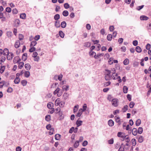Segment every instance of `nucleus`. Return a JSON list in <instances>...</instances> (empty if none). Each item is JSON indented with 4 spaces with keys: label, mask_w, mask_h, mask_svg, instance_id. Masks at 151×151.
I'll list each match as a JSON object with an SVG mask.
<instances>
[{
    "label": "nucleus",
    "mask_w": 151,
    "mask_h": 151,
    "mask_svg": "<svg viewBox=\"0 0 151 151\" xmlns=\"http://www.w3.org/2000/svg\"><path fill=\"white\" fill-rule=\"evenodd\" d=\"M118 100L116 98L113 99L111 101L112 105L115 107H117L118 106Z\"/></svg>",
    "instance_id": "obj_1"
},
{
    "label": "nucleus",
    "mask_w": 151,
    "mask_h": 151,
    "mask_svg": "<svg viewBox=\"0 0 151 151\" xmlns=\"http://www.w3.org/2000/svg\"><path fill=\"white\" fill-rule=\"evenodd\" d=\"M21 61V59L19 56H17L15 57L13 60V62L14 63H19Z\"/></svg>",
    "instance_id": "obj_2"
},
{
    "label": "nucleus",
    "mask_w": 151,
    "mask_h": 151,
    "mask_svg": "<svg viewBox=\"0 0 151 151\" xmlns=\"http://www.w3.org/2000/svg\"><path fill=\"white\" fill-rule=\"evenodd\" d=\"M14 57V55L13 53L10 52L9 54L7 55V59L8 60H12Z\"/></svg>",
    "instance_id": "obj_3"
},
{
    "label": "nucleus",
    "mask_w": 151,
    "mask_h": 151,
    "mask_svg": "<svg viewBox=\"0 0 151 151\" xmlns=\"http://www.w3.org/2000/svg\"><path fill=\"white\" fill-rule=\"evenodd\" d=\"M122 134V132H119L117 133V136L118 137H121L123 139H126V138L127 137V136H128V135H125V134L124 135V136H120L121 134Z\"/></svg>",
    "instance_id": "obj_4"
},
{
    "label": "nucleus",
    "mask_w": 151,
    "mask_h": 151,
    "mask_svg": "<svg viewBox=\"0 0 151 151\" xmlns=\"http://www.w3.org/2000/svg\"><path fill=\"white\" fill-rule=\"evenodd\" d=\"M132 134L134 136H136L138 133L137 129L135 128H134L132 130Z\"/></svg>",
    "instance_id": "obj_5"
},
{
    "label": "nucleus",
    "mask_w": 151,
    "mask_h": 151,
    "mask_svg": "<svg viewBox=\"0 0 151 151\" xmlns=\"http://www.w3.org/2000/svg\"><path fill=\"white\" fill-rule=\"evenodd\" d=\"M20 45V43L19 40H17L15 42L14 44V47L15 48H19Z\"/></svg>",
    "instance_id": "obj_6"
},
{
    "label": "nucleus",
    "mask_w": 151,
    "mask_h": 151,
    "mask_svg": "<svg viewBox=\"0 0 151 151\" xmlns=\"http://www.w3.org/2000/svg\"><path fill=\"white\" fill-rule=\"evenodd\" d=\"M108 124L110 127H112L114 125V122L112 119H110L108 122Z\"/></svg>",
    "instance_id": "obj_7"
},
{
    "label": "nucleus",
    "mask_w": 151,
    "mask_h": 151,
    "mask_svg": "<svg viewBox=\"0 0 151 151\" xmlns=\"http://www.w3.org/2000/svg\"><path fill=\"white\" fill-rule=\"evenodd\" d=\"M51 125L50 124H47L46 126V128L47 130H51V131H52V132H54V128H51Z\"/></svg>",
    "instance_id": "obj_8"
},
{
    "label": "nucleus",
    "mask_w": 151,
    "mask_h": 151,
    "mask_svg": "<svg viewBox=\"0 0 151 151\" xmlns=\"http://www.w3.org/2000/svg\"><path fill=\"white\" fill-rule=\"evenodd\" d=\"M27 59V54L26 53H24L22 56V59L23 61H25Z\"/></svg>",
    "instance_id": "obj_9"
},
{
    "label": "nucleus",
    "mask_w": 151,
    "mask_h": 151,
    "mask_svg": "<svg viewBox=\"0 0 151 151\" xmlns=\"http://www.w3.org/2000/svg\"><path fill=\"white\" fill-rule=\"evenodd\" d=\"M140 19L141 20H147L149 19V18L145 16L142 15L140 17Z\"/></svg>",
    "instance_id": "obj_10"
},
{
    "label": "nucleus",
    "mask_w": 151,
    "mask_h": 151,
    "mask_svg": "<svg viewBox=\"0 0 151 151\" xmlns=\"http://www.w3.org/2000/svg\"><path fill=\"white\" fill-rule=\"evenodd\" d=\"M19 77V76H16L14 81V82L15 84H18L20 82V79Z\"/></svg>",
    "instance_id": "obj_11"
},
{
    "label": "nucleus",
    "mask_w": 151,
    "mask_h": 151,
    "mask_svg": "<svg viewBox=\"0 0 151 151\" xmlns=\"http://www.w3.org/2000/svg\"><path fill=\"white\" fill-rule=\"evenodd\" d=\"M3 55H7L9 54V50L7 48H5L3 50Z\"/></svg>",
    "instance_id": "obj_12"
},
{
    "label": "nucleus",
    "mask_w": 151,
    "mask_h": 151,
    "mask_svg": "<svg viewBox=\"0 0 151 151\" xmlns=\"http://www.w3.org/2000/svg\"><path fill=\"white\" fill-rule=\"evenodd\" d=\"M115 121L116 122L118 123V125H120L121 124V121L120 119V118L119 117H117L116 116H115Z\"/></svg>",
    "instance_id": "obj_13"
},
{
    "label": "nucleus",
    "mask_w": 151,
    "mask_h": 151,
    "mask_svg": "<svg viewBox=\"0 0 151 151\" xmlns=\"http://www.w3.org/2000/svg\"><path fill=\"white\" fill-rule=\"evenodd\" d=\"M61 137V135L59 134H57L55 135V139L56 140H60Z\"/></svg>",
    "instance_id": "obj_14"
},
{
    "label": "nucleus",
    "mask_w": 151,
    "mask_h": 151,
    "mask_svg": "<svg viewBox=\"0 0 151 151\" xmlns=\"http://www.w3.org/2000/svg\"><path fill=\"white\" fill-rule=\"evenodd\" d=\"M45 120L47 122H49L51 120V116L50 115L48 114L45 116Z\"/></svg>",
    "instance_id": "obj_15"
},
{
    "label": "nucleus",
    "mask_w": 151,
    "mask_h": 151,
    "mask_svg": "<svg viewBox=\"0 0 151 151\" xmlns=\"http://www.w3.org/2000/svg\"><path fill=\"white\" fill-rule=\"evenodd\" d=\"M82 122L83 121H78V120H77L76 122V124L77 125V127H79V126L81 125Z\"/></svg>",
    "instance_id": "obj_16"
},
{
    "label": "nucleus",
    "mask_w": 151,
    "mask_h": 151,
    "mask_svg": "<svg viewBox=\"0 0 151 151\" xmlns=\"http://www.w3.org/2000/svg\"><path fill=\"white\" fill-rule=\"evenodd\" d=\"M87 105L86 104H84L83 106V109H81V112H83L86 111L87 109Z\"/></svg>",
    "instance_id": "obj_17"
},
{
    "label": "nucleus",
    "mask_w": 151,
    "mask_h": 151,
    "mask_svg": "<svg viewBox=\"0 0 151 151\" xmlns=\"http://www.w3.org/2000/svg\"><path fill=\"white\" fill-rule=\"evenodd\" d=\"M68 95L67 93H64L63 95V99L64 100H66L68 98Z\"/></svg>",
    "instance_id": "obj_18"
},
{
    "label": "nucleus",
    "mask_w": 151,
    "mask_h": 151,
    "mask_svg": "<svg viewBox=\"0 0 151 151\" xmlns=\"http://www.w3.org/2000/svg\"><path fill=\"white\" fill-rule=\"evenodd\" d=\"M128 105H126L124 106L122 108V111L123 112H126L128 110Z\"/></svg>",
    "instance_id": "obj_19"
},
{
    "label": "nucleus",
    "mask_w": 151,
    "mask_h": 151,
    "mask_svg": "<svg viewBox=\"0 0 151 151\" xmlns=\"http://www.w3.org/2000/svg\"><path fill=\"white\" fill-rule=\"evenodd\" d=\"M66 26V23L65 21H63L60 24V26L62 28H65Z\"/></svg>",
    "instance_id": "obj_20"
},
{
    "label": "nucleus",
    "mask_w": 151,
    "mask_h": 151,
    "mask_svg": "<svg viewBox=\"0 0 151 151\" xmlns=\"http://www.w3.org/2000/svg\"><path fill=\"white\" fill-rule=\"evenodd\" d=\"M104 72L106 74V76H109L111 73V70L106 69L105 70Z\"/></svg>",
    "instance_id": "obj_21"
},
{
    "label": "nucleus",
    "mask_w": 151,
    "mask_h": 151,
    "mask_svg": "<svg viewBox=\"0 0 151 151\" xmlns=\"http://www.w3.org/2000/svg\"><path fill=\"white\" fill-rule=\"evenodd\" d=\"M58 114L59 116L60 119L62 120L64 118V116H63V113L62 111H60L58 113Z\"/></svg>",
    "instance_id": "obj_22"
},
{
    "label": "nucleus",
    "mask_w": 151,
    "mask_h": 151,
    "mask_svg": "<svg viewBox=\"0 0 151 151\" xmlns=\"http://www.w3.org/2000/svg\"><path fill=\"white\" fill-rule=\"evenodd\" d=\"M24 67L27 70H29L30 69L31 66L30 65L29 63H27L25 65Z\"/></svg>",
    "instance_id": "obj_23"
},
{
    "label": "nucleus",
    "mask_w": 151,
    "mask_h": 151,
    "mask_svg": "<svg viewBox=\"0 0 151 151\" xmlns=\"http://www.w3.org/2000/svg\"><path fill=\"white\" fill-rule=\"evenodd\" d=\"M60 98H58L55 101V105L58 106L60 103Z\"/></svg>",
    "instance_id": "obj_24"
},
{
    "label": "nucleus",
    "mask_w": 151,
    "mask_h": 151,
    "mask_svg": "<svg viewBox=\"0 0 151 151\" xmlns=\"http://www.w3.org/2000/svg\"><path fill=\"white\" fill-rule=\"evenodd\" d=\"M135 50L136 52L138 53H140L142 51L141 48L139 46H137L136 47Z\"/></svg>",
    "instance_id": "obj_25"
},
{
    "label": "nucleus",
    "mask_w": 151,
    "mask_h": 151,
    "mask_svg": "<svg viewBox=\"0 0 151 151\" xmlns=\"http://www.w3.org/2000/svg\"><path fill=\"white\" fill-rule=\"evenodd\" d=\"M37 44V42L36 41H32L31 43L30 46V47H34Z\"/></svg>",
    "instance_id": "obj_26"
},
{
    "label": "nucleus",
    "mask_w": 151,
    "mask_h": 151,
    "mask_svg": "<svg viewBox=\"0 0 151 151\" xmlns=\"http://www.w3.org/2000/svg\"><path fill=\"white\" fill-rule=\"evenodd\" d=\"M144 141V137L140 135L138 138V142L139 143H142Z\"/></svg>",
    "instance_id": "obj_27"
},
{
    "label": "nucleus",
    "mask_w": 151,
    "mask_h": 151,
    "mask_svg": "<svg viewBox=\"0 0 151 151\" xmlns=\"http://www.w3.org/2000/svg\"><path fill=\"white\" fill-rule=\"evenodd\" d=\"M18 68L19 69H21L23 67L24 64V63L23 62H20L18 63Z\"/></svg>",
    "instance_id": "obj_28"
},
{
    "label": "nucleus",
    "mask_w": 151,
    "mask_h": 151,
    "mask_svg": "<svg viewBox=\"0 0 151 151\" xmlns=\"http://www.w3.org/2000/svg\"><path fill=\"white\" fill-rule=\"evenodd\" d=\"M59 34L60 37L63 38L64 37V34L62 31H60L59 32Z\"/></svg>",
    "instance_id": "obj_29"
},
{
    "label": "nucleus",
    "mask_w": 151,
    "mask_h": 151,
    "mask_svg": "<svg viewBox=\"0 0 151 151\" xmlns=\"http://www.w3.org/2000/svg\"><path fill=\"white\" fill-rule=\"evenodd\" d=\"M141 123V120L140 119H138L136 122L135 124L137 126H139Z\"/></svg>",
    "instance_id": "obj_30"
},
{
    "label": "nucleus",
    "mask_w": 151,
    "mask_h": 151,
    "mask_svg": "<svg viewBox=\"0 0 151 151\" xmlns=\"http://www.w3.org/2000/svg\"><path fill=\"white\" fill-rule=\"evenodd\" d=\"M69 88L68 85L64 86L63 87L62 89L63 91H67L68 90Z\"/></svg>",
    "instance_id": "obj_31"
},
{
    "label": "nucleus",
    "mask_w": 151,
    "mask_h": 151,
    "mask_svg": "<svg viewBox=\"0 0 151 151\" xmlns=\"http://www.w3.org/2000/svg\"><path fill=\"white\" fill-rule=\"evenodd\" d=\"M128 88L126 86H124L123 87V91L125 93H127V90Z\"/></svg>",
    "instance_id": "obj_32"
},
{
    "label": "nucleus",
    "mask_w": 151,
    "mask_h": 151,
    "mask_svg": "<svg viewBox=\"0 0 151 151\" xmlns=\"http://www.w3.org/2000/svg\"><path fill=\"white\" fill-rule=\"evenodd\" d=\"M60 18V16L59 14H57L54 16V19L55 20L57 21Z\"/></svg>",
    "instance_id": "obj_33"
},
{
    "label": "nucleus",
    "mask_w": 151,
    "mask_h": 151,
    "mask_svg": "<svg viewBox=\"0 0 151 151\" xmlns=\"http://www.w3.org/2000/svg\"><path fill=\"white\" fill-rule=\"evenodd\" d=\"M21 83L23 86H25L27 85V82L26 80H24L21 81Z\"/></svg>",
    "instance_id": "obj_34"
},
{
    "label": "nucleus",
    "mask_w": 151,
    "mask_h": 151,
    "mask_svg": "<svg viewBox=\"0 0 151 151\" xmlns=\"http://www.w3.org/2000/svg\"><path fill=\"white\" fill-rule=\"evenodd\" d=\"M62 14L64 16L67 17L68 15V12L67 10H65L63 12Z\"/></svg>",
    "instance_id": "obj_35"
},
{
    "label": "nucleus",
    "mask_w": 151,
    "mask_h": 151,
    "mask_svg": "<svg viewBox=\"0 0 151 151\" xmlns=\"http://www.w3.org/2000/svg\"><path fill=\"white\" fill-rule=\"evenodd\" d=\"M143 131V128L142 127H139L138 129V133L139 134H141Z\"/></svg>",
    "instance_id": "obj_36"
},
{
    "label": "nucleus",
    "mask_w": 151,
    "mask_h": 151,
    "mask_svg": "<svg viewBox=\"0 0 151 151\" xmlns=\"http://www.w3.org/2000/svg\"><path fill=\"white\" fill-rule=\"evenodd\" d=\"M78 107H79V106L78 105H76L74 106V109H73L74 113H75L77 111L78 109Z\"/></svg>",
    "instance_id": "obj_37"
},
{
    "label": "nucleus",
    "mask_w": 151,
    "mask_h": 151,
    "mask_svg": "<svg viewBox=\"0 0 151 151\" xmlns=\"http://www.w3.org/2000/svg\"><path fill=\"white\" fill-rule=\"evenodd\" d=\"M126 142H127V143L125 145V146H128L129 145L128 143L130 141V139L129 137H127L126 138Z\"/></svg>",
    "instance_id": "obj_38"
},
{
    "label": "nucleus",
    "mask_w": 151,
    "mask_h": 151,
    "mask_svg": "<svg viewBox=\"0 0 151 151\" xmlns=\"http://www.w3.org/2000/svg\"><path fill=\"white\" fill-rule=\"evenodd\" d=\"M55 25L57 28L59 27H60L59 21H56L55 22Z\"/></svg>",
    "instance_id": "obj_39"
},
{
    "label": "nucleus",
    "mask_w": 151,
    "mask_h": 151,
    "mask_svg": "<svg viewBox=\"0 0 151 151\" xmlns=\"http://www.w3.org/2000/svg\"><path fill=\"white\" fill-rule=\"evenodd\" d=\"M91 43L89 42H86L84 43V46L86 47H89L91 46Z\"/></svg>",
    "instance_id": "obj_40"
},
{
    "label": "nucleus",
    "mask_w": 151,
    "mask_h": 151,
    "mask_svg": "<svg viewBox=\"0 0 151 151\" xmlns=\"http://www.w3.org/2000/svg\"><path fill=\"white\" fill-rule=\"evenodd\" d=\"M132 146H134L136 145V140L135 139L133 138L132 139Z\"/></svg>",
    "instance_id": "obj_41"
},
{
    "label": "nucleus",
    "mask_w": 151,
    "mask_h": 151,
    "mask_svg": "<svg viewBox=\"0 0 151 151\" xmlns=\"http://www.w3.org/2000/svg\"><path fill=\"white\" fill-rule=\"evenodd\" d=\"M5 66L4 65H2L0 69V72L2 73H3L5 69Z\"/></svg>",
    "instance_id": "obj_42"
},
{
    "label": "nucleus",
    "mask_w": 151,
    "mask_h": 151,
    "mask_svg": "<svg viewBox=\"0 0 151 151\" xmlns=\"http://www.w3.org/2000/svg\"><path fill=\"white\" fill-rule=\"evenodd\" d=\"M104 55V54L102 53L101 54H98L97 55L96 54L95 55L94 57L95 59L98 58L99 57L102 56Z\"/></svg>",
    "instance_id": "obj_43"
},
{
    "label": "nucleus",
    "mask_w": 151,
    "mask_h": 151,
    "mask_svg": "<svg viewBox=\"0 0 151 151\" xmlns=\"http://www.w3.org/2000/svg\"><path fill=\"white\" fill-rule=\"evenodd\" d=\"M112 35L111 34H109L107 35V38L108 41H111L112 40Z\"/></svg>",
    "instance_id": "obj_44"
},
{
    "label": "nucleus",
    "mask_w": 151,
    "mask_h": 151,
    "mask_svg": "<svg viewBox=\"0 0 151 151\" xmlns=\"http://www.w3.org/2000/svg\"><path fill=\"white\" fill-rule=\"evenodd\" d=\"M79 141H76L74 144V147L75 148H76L79 146Z\"/></svg>",
    "instance_id": "obj_45"
},
{
    "label": "nucleus",
    "mask_w": 151,
    "mask_h": 151,
    "mask_svg": "<svg viewBox=\"0 0 151 151\" xmlns=\"http://www.w3.org/2000/svg\"><path fill=\"white\" fill-rule=\"evenodd\" d=\"M126 129L127 130H128L129 132L130 131V133H131L132 132V128L131 127H130L129 125V124L127 125L126 128Z\"/></svg>",
    "instance_id": "obj_46"
},
{
    "label": "nucleus",
    "mask_w": 151,
    "mask_h": 151,
    "mask_svg": "<svg viewBox=\"0 0 151 151\" xmlns=\"http://www.w3.org/2000/svg\"><path fill=\"white\" fill-rule=\"evenodd\" d=\"M26 15L25 13H22L20 15V17L23 19H24L26 18Z\"/></svg>",
    "instance_id": "obj_47"
},
{
    "label": "nucleus",
    "mask_w": 151,
    "mask_h": 151,
    "mask_svg": "<svg viewBox=\"0 0 151 151\" xmlns=\"http://www.w3.org/2000/svg\"><path fill=\"white\" fill-rule=\"evenodd\" d=\"M36 48L34 47H31V48L29 49V51L30 52H34Z\"/></svg>",
    "instance_id": "obj_48"
},
{
    "label": "nucleus",
    "mask_w": 151,
    "mask_h": 151,
    "mask_svg": "<svg viewBox=\"0 0 151 151\" xmlns=\"http://www.w3.org/2000/svg\"><path fill=\"white\" fill-rule=\"evenodd\" d=\"M111 83V82L109 81L108 82H106L104 83V87H106L109 85Z\"/></svg>",
    "instance_id": "obj_49"
},
{
    "label": "nucleus",
    "mask_w": 151,
    "mask_h": 151,
    "mask_svg": "<svg viewBox=\"0 0 151 151\" xmlns=\"http://www.w3.org/2000/svg\"><path fill=\"white\" fill-rule=\"evenodd\" d=\"M7 35L9 37H11L12 35V33L11 32H7Z\"/></svg>",
    "instance_id": "obj_50"
},
{
    "label": "nucleus",
    "mask_w": 151,
    "mask_h": 151,
    "mask_svg": "<svg viewBox=\"0 0 151 151\" xmlns=\"http://www.w3.org/2000/svg\"><path fill=\"white\" fill-rule=\"evenodd\" d=\"M134 103L133 101H131L129 104V106L130 108H132L134 106Z\"/></svg>",
    "instance_id": "obj_51"
},
{
    "label": "nucleus",
    "mask_w": 151,
    "mask_h": 151,
    "mask_svg": "<svg viewBox=\"0 0 151 151\" xmlns=\"http://www.w3.org/2000/svg\"><path fill=\"white\" fill-rule=\"evenodd\" d=\"M11 9L10 7H7L6 9V11L5 12L9 13L11 12Z\"/></svg>",
    "instance_id": "obj_52"
},
{
    "label": "nucleus",
    "mask_w": 151,
    "mask_h": 151,
    "mask_svg": "<svg viewBox=\"0 0 151 151\" xmlns=\"http://www.w3.org/2000/svg\"><path fill=\"white\" fill-rule=\"evenodd\" d=\"M113 58H110L109 61L108 62L109 64L110 65H111L113 63Z\"/></svg>",
    "instance_id": "obj_53"
},
{
    "label": "nucleus",
    "mask_w": 151,
    "mask_h": 151,
    "mask_svg": "<svg viewBox=\"0 0 151 151\" xmlns=\"http://www.w3.org/2000/svg\"><path fill=\"white\" fill-rule=\"evenodd\" d=\"M60 111V107H58L54 110V111L56 114H58Z\"/></svg>",
    "instance_id": "obj_54"
},
{
    "label": "nucleus",
    "mask_w": 151,
    "mask_h": 151,
    "mask_svg": "<svg viewBox=\"0 0 151 151\" xmlns=\"http://www.w3.org/2000/svg\"><path fill=\"white\" fill-rule=\"evenodd\" d=\"M13 91V88L11 87H9L8 88L7 91L8 93H11Z\"/></svg>",
    "instance_id": "obj_55"
},
{
    "label": "nucleus",
    "mask_w": 151,
    "mask_h": 151,
    "mask_svg": "<svg viewBox=\"0 0 151 151\" xmlns=\"http://www.w3.org/2000/svg\"><path fill=\"white\" fill-rule=\"evenodd\" d=\"M64 6L65 9H68L70 7L69 4L68 3H66L64 4Z\"/></svg>",
    "instance_id": "obj_56"
},
{
    "label": "nucleus",
    "mask_w": 151,
    "mask_h": 151,
    "mask_svg": "<svg viewBox=\"0 0 151 151\" xmlns=\"http://www.w3.org/2000/svg\"><path fill=\"white\" fill-rule=\"evenodd\" d=\"M114 142V139L113 138H111L108 141V143L109 144H113Z\"/></svg>",
    "instance_id": "obj_57"
},
{
    "label": "nucleus",
    "mask_w": 151,
    "mask_h": 151,
    "mask_svg": "<svg viewBox=\"0 0 151 151\" xmlns=\"http://www.w3.org/2000/svg\"><path fill=\"white\" fill-rule=\"evenodd\" d=\"M123 63L124 65H127L129 64V60L128 59H125L123 62Z\"/></svg>",
    "instance_id": "obj_58"
},
{
    "label": "nucleus",
    "mask_w": 151,
    "mask_h": 151,
    "mask_svg": "<svg viewBox=\"0 0 151 151\" xmlns=\"http://www.w3.org/2000/svg\"><path fill=\"white\" fill-rule=\"evenodd\" d=\"M4 13L5 14L6 17L7 18V19H9L10 17V14L8 13H7L6 12H4Z\"/></svg>",
    "instance_id": "obj_59"
},
{
    "label": "nucleus",
    "mask_w": 151,
    "mask_h": 151,
    "mask_svg": "<svg viewBox=\"0 0 151 151\" xmlns=\"http://www.w3.org/2000/svg\"><path fill=\"white\" fill-rule=\"evenodd\" d=\"M6 60V58L5 56H2L0 58V61L1 62H4Z\"/></svg>",
    "instance_id": "obj_60"
},
{
    "label": "nucleus",
    "mask_w": 151,
    "mask_h": 151,
    "mask_svg": "<svg viewBox=\"0 0 151 151\" xmlns=\"http://www.w3.org/2000/svg\"><path fill=\"white\" fill-rule=\"evenodd\" d=\"M5 83V82L4 81H2L0 82V88H2L3 87Z\"/></svg>",
    "instance_id": "obj_61"
},
{
    "label": "nucleus",
    "mask_w": 151,
    "mask_h": 151,
    "mask_svg": "<svg viewBox=\"0 0 151 151\" xmlns=\"http://www.w3.org/2000/svg\"><path fill=\"white\" fill-rule=\"evenodd\" d=\"M40 38V36L39 35H37L35 36V37L34 38V39L35 40V41H37Z\"/></svg>",
    "instance_id": "obj_62"
},
{
    "label": "nucleus",
    "mask_w": 151,
    "mask_h": 151,
    "mask_svg": "<svg viewBox=\"0 0 151 151\" xmlns=\"http://www.w3.org/2000/svg\"><path fill=\"white\" fill-rule=\"evenodd\" d=\"M12 12L13 14H16L18 13V11L16 9H13L12 10Z\"/></svg>",
    "instance_id": "obj_63"
},
{
    "label": "nucleus",
    "mask_w": 151,
    "mask_h": 151,
    "mask_svg": "<svg viewBox=\"0 0 151 151\" xmlns=\"http://www.w3.org/2000/svg\"><path fill=\"white\" fill-rule=\"evenodd\" d=\"M88 144V142L87 141L85 140L83 141L82 144V145L83 146H86Z\"/></svg>",
    "instance_id": "obj_64"
}]
</instances>
